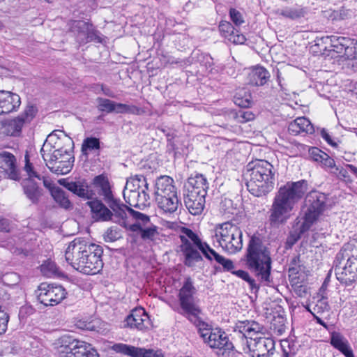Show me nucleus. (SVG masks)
Masks as SVG:
<instances>
[{
	"mask_svg": "<svg viewBox=\"0 0 357 357\" xmlns=\"http://www.w3.org/2000/svg\"><path fill=\"white\" fill-rule=\"evenodd\" d=\"M73 139L61 130H54L44 142L40 153L46 165L56 174H66L73 167Z\"/></svg>",
	"mask_w": 357,
	"mask_h": 357,
	"instance_id": "f257e3e1",
	"label": "nucleus"
},
{
	"mask_svg": "<svg viewBox=\"0 0 357 357\" xmlns=\"http://www.w3.org/2000/svg\"><path fill=\"white\" fill-rule=\"evenodd\" d=\"M102 248L80 238L70 242L66 250V261L75 270L86 275H94L103 266Z\"/></svg>",
	"mask_w": 357,
	"mask_h": 357,
	"instance_id": "f03ea898",
	"label": "nucleus"
},
{
	"mask_svg": "<svg viewBox=\"0 0 357 357\" xmlns=\"http://www.w3.org/2000/svg\"><path fill=\"white\" fill-rule=\"evenodd\" d=\"M307 183L302 180L288 182L276 192L269 209L268 221L273 226L284 224L291 217L295 205L305 195Z\"/></svg>",
	"mask_w": 357,
	"mask_h": 357,
	"instance_id": "7ed1b4c3",
	"label": "nucleus"
},
{
	"mask_svg": "<svg viewBox=\"0 0 357 357\" xmlns=\"http://www.w3.org/2000/svg\"><path fill=\"white\" fill-rule=\"evenodd\" d=\"M245 176L248 190L255 197L266 195L274 188L275 171L273 166L266 160L250 162Z\"/></svg>",
	"mask_w": 357,
	"mask_h": 357,
	"instance_id": "20e7f679",
	"label": "nucleus"
},
{
	"mask_svg": "<svg viewBox=\"0 0 357 357\" xmlns=\"http://www.w3.org/2000/svg\"><path fill=\"white\" fill-rule=\"evenodd\" d=\"M246 265L257 276L264 281H268L271 269L270 252L260 239L255 236H252L249 242Z\"/></svg>",
	"mask_w": 357,
	"mask_h": 357,
	"instance_id": "39448f33",
	"label": "nucleus"
},
{
	"mask_svg": "<svg viewBox=\"0 0 357 357\" xmlns=\"http://www.w3.org/2000/svg\"><path fill=\"white\" fill-rule=\"evenodd\" d=\"M337 279L347 285L357 280V243H348L342 248L335 259Z\"/></svg>",
	"mask_w": 357,
	"mask_h": 357,
	"instance_id": "423d86ee",
	"label": "nucleus"
},
{
	"mask_svg": "<svg viewBox=\"0 0 357 357\" xmlns=\"http://www.w3.org/2000/svg\"><path fill=\"white\" fill-rule=\"evenodd\" d=\"M174 180L168 176L159 177L155 183V202L165 213H174L180 204Z\"/></svg>",
	"mask_w": 357,
	"mask_h": 357,
	"instance_id": "0eeeda50",
	"label": "nucleus"
},
{
	"mask_svg": "<svg viewBox=\"0 0 357 357\" xmlns=\"http://www.w3.org/2000/svg\"><path fill=\"white\" fill-rule=\"evenodd\" d=\"M53 345L59 357H98L96 351L91 349L89 344L70 335L61 336Z\"/></svg>",
	"mask_w": 357,
	"mask_h": 357,
	"instance_id": "6e6552de",
	"label": "nucleus"
},
{
	"mask_svg": "<svg viewBox=\"0 0 357 357\" xmlns=\"http://www.w3.org/2000/svg\"><path fill=\"white\" fill-rule=\"evenodd\" d=\"M149 185L143 175H135L127 180L123 190L125 201L130 206L144 208L149 204Z\"/></svg>",
	"mask_w": 357,
	"mask_h": 357,
	"instance_id": "1a4fd4ad",
	"label": "nucleus"
},
{
	"mask_svg": "<svg viewBox=\"0 0 357 357\" xmlns=\"http://www.w3.org/2000/svg\"><path fill=\"white\" fill-rule=\"evenodd\" d=\"M216 241L226 252L234 254L243 248L242 231L236 225L227 222L215 229Z\"/></svg>",
	"mask_w": 357,
	"mask_h": 357,
	"instance_id": "9d476101",
	"label": "nucleus"
},
{
	"mask_svg": "<svg viewBox=\"0 0 357 357\" xmlns=\"http://www.w3.org/2000/svg\"><path fill=\"white\" fill-rule=\"evenodd\" d=\"M183 232L185 236H181L182 241L181 248L185 257L184 263L189 267H193L202 259L198 250L204 255V250H206L204 245H208L203 243L199 236L189 229L184 228Z\"/></svg>",
	"mask_w": 357,
	"mask_h": 357,
	"instance_id": "9b49d317",
	"label": "nucleus"
},
{
	"mask_svg": "<svg viewBox=\"0 0 357 357\" xmlns=\"http://www.w3.org/2000/svg\"><path fill=\"white\" fill-rule=\"evenodd\" d=\"M326 202L327 197L324 193L314 191L307 195L305 202L308 205V208L301 228V232L307 230L325 211Z\"/></svg>",
	"mask_w": 357,
	"mask_h": 357,
	"instance_id": "f8f14e48",
	"label": "nucleus"
},
{
	"mask_svg": "<svg viewBox=\"0 0 357 357\" xmlns=\"http://www.w3.org/2000/svg\"><path fill=\"white\" fill-rule=\"evenodd\" d=\"M201 336L208 346L219 350L218 355L227 357L233 351V344L229 341L225 332L219 329H206L201 332Z\"/></svg>",
	"mask_w": 357,
	"mask_h": 357,
	"instance_id": "ddd939ff",
	"label": "nucleus"
},
{
	"mask_svg": "<svg viewBox=\"0 0 357 357\" xmlns=\"http://www.w3.org/2000/svg\"><path fill=\"white\" fill-rule=\"evenodd\" d=\"M67 295L61 285L41 284L38 288V299L45 306H54L60 303Z\"/></svg>",
	"mask_w": 357,
	"mask_h": 357,
	"instance_id": "4468645a",
	"label": "nucleus"
},
{
	"mask_svg": "<svg viewBox=\"0 0 357 357\" xmlns=\"http://www.w3.org/2000/svg\"><path fill=\"white\" fill-rule=\"evenodd\" d=\"M195 293L192 282L188 278L179 291L178 298L182 310L188 315L197 316L200 313L194 297Z\"/></svg>",
	"mask_w": 357,
	"mask_h": 357,
	"instance_id": "2eb2a0df",
	"label": "nucleus"
},
{
	"mask_svg": "<svg viewBox=\"0 0 357 357\" xmlns=\"http://www.w3.org/2000/svg\"><path fill=\"white\" fill-rule=\"evenodd\" d=\"M25 161L24 170L27 173L29 178L24 181V191L26 197L33 203H36L41 196V192L37 184L33 181L34 178L41 181V176L33 169L32 165L29 162L27 155H25Z\"/></svg>",
	"mask_w": 357,
	"mask_h": 357,
	"instance_id": "dca6fc26",
	"label": "nucleus"
},
{
	"mask_svg": "<svg viewBox=\"0 0 357 357\" xmlns=\"http://www.w3.org/2000/svg\"><path fill=\"white\" fill-rule=\"evenodd\" d=\"M112 350L130 357H164L160 351L146 349L123 343L114 344Z\"/></svg>",
	"mask_w": 357,
	"mask_h": 357,
	"instance_id": "f3484780",
	"label": "nucleus"
},
{
	"mask_svg": "<svg viewBox=\"0 0 357 357\" xmlns=\"http://www.w3.org/2000/svg\"><path fill=\"white\" fill-rule=\"evenodd\" d=\"M126 322L128 326L139 331H146L151 327L149 317L142 307L133 309L127 317Z\"/></svg>",
	"mask_w": 357,
	"mask_h": 357,
	"instance_id": "a211bd4d",
	"label": "nucleus"
},
{
	"mask_svg": "<svg viewBox=\"0 0 357 357\" xmlns=\"http://www.w3.org/2000/svg\"><path fill=\"white\" fill-rule=\"evenodd\" d=\"M252 357H266L275 348V342L271 338L259 337L248 343Z\"/></svg>",
	"mask_w": 357,
	"mask_h": 357,
	"instance_id": "6ab92c4d",
	"label": "nucleus"
},
{
	"mask_svg": "<svg viewBox=\"0 0 357 357\" xmlns=\"http://www.w3.org/2000/svg\"><path fill=\"white\" fill-rule=\"evenodd\" d=\"M0 168L10 179H20V171L17 166V160L13 154L7 151L0 153Z\"/></svg>",
	"mask_w": 357,
	"mask_h": 357,
	"instance_id": "aec40b11",
	"label": "nucleus"
},
{
	"mask_svg": "<svg viewBox=\"0 0 357 357\" xmlns=\"http://www.w3.org/2000/svg\"><path fill=\"white\" fill-rule=\"evenodd\" d=\"M208 188L207 181L202 174L190 177L185 184V193L187 195H204Z\"/></svg>",
	"mask_w": 357,
	"mask_h": 357,
	"instance_id": "412c9836",
	"label": "nucleus"
},
{
	"mask_svg": "<svg viewBox=\"0 0 357 357\" xmlns=\"http://www.w3.org/2000/svg\"><path fill=\"white\" fill-rule=\"evenodd\" d=\"M20 96L10 91H0V114L9 113L20 105Z\"/></svg>",
	"mask_w": 357,
	"mask_h": 357,
	"instance_id": "4be33fe9",
	"label": "nucleus"
},
{
	"mask_svg": "<svg viewBox=\"0 0 357 357\" xmlns=\"http://www.w3.org/2000/svg\"><path fill=\"white\" fill-rule=\"evenodd\" d=\"M219 30L225 38L234 44L242 45L246 40L245 36L239 33L238 31H235L231 24L228 22H221L219 24Z\"/></svg>",
	"mask_w": 357,
	"mask_h": 357,
	"instance_id": "5701e85b",
	"label": "nucleus"
},
{
	"mask_svg": "<svg viewBox=\"0 0 357 357\" xmlns=\"http://www.w3.org/2000/svg\"><path fill=\"white\" fill-rule=\"evenodd\" d=\"M91 208L92 218L97 221H108L112 219V212L101 201L93 199L87 202Z\"/></svg>",
	"mask_w": 357,
	"mask_h": 357,
	"instance_id": "b1692460",
	"label": "nucleus"
},
{
	"mask_svg": "<svg viewBox=\"0 0 357 357\" xmlns=\"http://www.w3.org/2000/svg\"><path fill=\"white\" fill-rule=\"evenodd\" d=\"M236 330L242 333L245 337H249L251 340L255 335L262 334L264 327L255 321H241L236 324Z\"/></svg>",
	"mask_w": 357,
	"mask_h": 357,
	"instance_id": "393cba45",
	"label": "nucleus"
},
{
	"mask_svg": "<svg viewBox=\"0 0 357 357\" xmlns=\"http://www.w3.org/2000/svg\"><path fill=\"white\" fill-rule=\"evenodd\" d=\"M205 197L184 194L185 206L192 215H197L202 213L205 204Z\"/></svg>",
	"mask_w": 357,
	"mask_h": 357,
	"instance_id": "a878e982",
	"label": "nucleus"
},
{
	"mask_svg": "<svg viewBox=\"0 0 357 357\" xmlns=\"http://www.w3.org/2000/svg\"><path fill=\"white\" fill-rule=\"evenodd\" d=\"M113 211V216L114 217V222H117L120 225L127 227L128 226V218L129 215L128 211L131 209L128 208L123 204H120L116 199H113L110 203H107Z\"/></svg>",
	"mask_w": 357,
	"mask_h": 357,
	"instance_id": "bb28decb",
	"label": "nucleus"
},
{
	"mask_svg": "<svg viewBox=\"0 0 357 357\" xmlns=\"http://www.w3.org/2000/svg\"><path fill=\"white\" fill-rule=\"evenodd\" d=\"M289 132L296 135L301 132L312 134L314 132V127L311 122L305 117H298L290 123L288 127Z\"/></svg>",
	"mask_w": 357,
	"mask_h": 357,
	"instance_id": "cd10ccee",
	"label": "nucleus"
},
{
	"mask_svg": "<svg viewBox=\"0 0 357 357\" xmlns=\"http://www.w3.org/2000/svg\"><path fill=\"white\" fill-rule=\"evenodd\" d=\"M331 345L346 357H354L348 340L340 333L333 332L331 337Z\"/></svg>",
	"mask_w": 357,
	"mask_h": 357,
	"instance_id": "c85d7f7f",
	"label": "nucleus"
},
{
	"mask_svg": "<svg viewBox=\"0 0 357 357\" xmlns=\"http://www.w3.org/2000/svg\"><path fill=\"white\" fill-rule=\"evenodd\" d=\"M94 185L98 189V193L102 196L106 203H110L114 197L111 190V187L107 178L100 175L94 178Z\"/></svg>",
	"mask_w": 357,
	"mask_h": 357,
	"instance_id": "c756f323",
	"label": "nucleus"
},
{
	"mask_svg": "<svg viewBox=\"0 0 357 357\" xmlns=\"http://www.w3.org/2000/svg\"><path fill=\"white\" fill-rule=\"evenodd\" d=\"M72 28L74 31H77L80 34L83 33L86 36L85 40H82L83 43H88L93 40H97L98 42L100 41V38L91 29V25L85 22L75 21Z\"/></svg>",
	"mask_w": 357,
	"mask_h": 357,
	"instance_id": "7c9ffc66",
	"label": "nucleus"
},
{
	"mask_svg": "<svg viewBox=\"0 0 357 357\" xmlns=\"http://www.w3.org/2000/svg\"><path fill=\"white\" fill-rule=\"evenodd\" d=\"M250 84L253 86H263L270 77L268 70L262 66H255L249 74Z\"/></svg>",
	"mask_w": 357,
	"mask_h": 357,
	"instance_id": "2f4dec72",
	"label": "nucleus"
},
{
	"mask_svg": "<svg viewBox=\"0 0 357 357\" xmlns=\"http://www.w3.org/2000/svg\"><path fill=\"white\" fill-rule=\"evenodd\" d=\"M204 248L206 250H204V255L206 259L210 261H215L218 264L222 265L226 271H231L234 268V264L231 260L220 255L208 245H204Z\"/></svg>",
	"mask_w": 357,
	"mask_h": 357,
	"instance_id": "473e14b6",
	"label": "nucleus"
},
{
	"mask_svg": "<svg viewBox=\"0 0 357 357\" xmlns=\"http://www.w3.org/2000/svg\"><path fill=\"white\" fill-rule=\"evenodd\" d=\"M59 183L66 188L68 190L77 195L81 197L88 198L89 196V192L88 190V185L85 182L76 181L69 182L65 179L59 180Z\"/></svg>",
	"mask_w": 357,
	"mask_h": 357,
	"instance_id": "72a5a7b5",
	"label": "nucleus"
},
{
	"mask_svg": "<svg viewBox=\"0 0 357 357\" xmlns=\"http://www.w3.org/2000/svg\"><path fill=\"white\" fill-rule=\"evenodd\" d=\"M234 103L241 107H249L252 105V97L249 91H238L234 96Z\"/></svg>",
	"mask_w": 357,
	"mask_h": 357,
	"instance_id": "f704fd0d",
	"label": "nucleus"
},
{
	"mask_svg": "<svg viewBox=\"0 0 357 357\" xmlns=\"http://www.w3.org/2000/svg\"><path fill=\"white\" fill-rule=\"evenodd\" d=\"M52 196L54 201L59 204L60 206L68 209L71 206L70 202L66 197V193L61 188H53L52 190Z\"/></svg>",
	"mask_w": 357,
	"mask_h": 357,
	"instance_id": "c9c22d12",
	"label": "nucleus"
},
{
	"mask_svg": "<svg viewBox=\"0 0 357 357\" xmlns=\"http://www.w3.org/2000/svg\"><path fill=\"white\" fill-rule=\"evenodd\" d=\"M321 165L331 173L335 174H339L340 175L345 177L346 171H344L342 168L337 167L335 160L328 154H326V157H324V159L322 160Z\"/></svg>",
	"mask_w": 357,
	"mask_h": 357,
	"instance_id": "e433bc0d",
	"label": "nucleus"
},
{
	"mask_svg": "<svg viewBox=\"0 0 357 357\" xmlns=\"http://www.w3.org/2000/svg\"><path fill=\"white\" fill-rule=\"evenodd\" d=\"M25 123L24 119L20 116L9 121L7 125L8 134L10 135H18L21 132Z\"/></svg>",
	"mask_w": 357,
	"mask_h": 357,
	"instance_id": "4c0bfd02",
	"label": "nucleus"
},
{
	"mask_svg": "<svg viewBox=\"0 0 357 357\" xmlns=\"http://www.w3.org/2000/svg\"><path fill=\"white\" fill-rule=\"evenodd\" d=\"M98 108L102 112L107 113H118L119 103L105 98H98Z\"/></svg>",
	"mask_w": 357,
	"mask_h": 357,
	"instance_id": "58836bf2",
	"label": "nucleus"
},
{
	"mask_svg": "<svg viewBox=\"0 0 357 357\" xmlns=\"http://www.w3.org/2000/svg\"><path fill=\"white\" fill-rule=\"evenodd\" d=\"M306 308L312 315H319L328 310V305L324 299H319L316 304H310Z\"/></svg>",
	"mask_w": 357,
	"mask_h": 357,
	"instance_id": "ea45409f",
	"label": "nucleus"
},
{
	"mask_svg": "<svg viewBox=\"0 0 357 357\" xmlns=\"http://www.w3.org/2000/svg\"><path fill=\"white\" fill-rule=\"evenodd\" d=\"M212 63H213L212 59L209 56H208V55L202 56L201 57V59H199V62L200 68H201V70H198L199 72H200L202 74L212 73L213 68H211ZM197 64H198V63H196L194 66L195 67H198Z\"/></svg>",
	"mask_w": 357,
	"mask_h": 357,
	"instance_id": "a19ab883",
	"label": "nucleus"
},
{
	"mask_svg": "<svg viewBox=\"0 0 357 357\" xmlns=\"http://www.w3.org/2000/svg\"><path fill=\"white\" fill-rule=\"evenodd\" d=\"M122 237L121 230L116 227L108 228L104 234V239L107 242H114Z\"/></svg>",
	"mask_w": 357,
	"mask_h": 357,
	"instance_id": "79ce46f5",
	"label": "nucleus"
},
{
	"mask_svg": "<svg viewBox=\"0 0 357 357\" xmlns=\"http://www.w3.org/2000/svg\"><path fill=\"white\" fill-rule=\"evenodd\" d=\"M100 149V141L96 137L86 138L82 146V152L86 153L87 151L98 150Z\"/></svg>",
	"mask_w": 357,
	"mask_h": 357,
	"instance_id": "37998d69",
	"label": "nucleus"
},
{
	"mask_svg": "<svg viewBox=\"0 0 357 357\" xmlns=\"http://www.w3.org/2000/svg\"><path fill=\"white\" fill-rule=\"evenodd\" d=\"M118 114H132L135 115H140L143 114L144 111L132 105H127L119 103L118 107Z\"/></svg>",
	"mask_w": 357,
	"mask_h": 357,
	"instance_id": "c03bdc74",
	"label": "nucleus"
},
{
	"mask_svg": "<svg viewBox=\"0 0 357 357\" xmlns=\"http://www.w3.org/2000/svg\"><path fill=\"white\" fill-rule=\"evenodd\" d=\"M42 273L47 277H52L57 274L58 269L56 264L52 261H47L40 266Z\"/></svg>",
	"mask_w": 357,
	"mask_h": 357,
	"instance_id": "a18cd8bd",
	"label": "nucleus"
},
{
	"mask_svg": "<svg viewBox=\"0 0 357 357\" xmlns=\"http://www.w3.org/2000/svg\"><path fill=\"white\" fill-rule=\"evenodd\" d=\"M282 15L286 17L296 20L303 16L304 12L300 8H288L282 11Z\"/></svg>",
	"mask_w": 357,
	"mask_h": 357,
	"instance_id": "49530a36",
	"label": "nucleus"
},
{
	"mask_svg": "<svg viewBox=\"0 0 357 357\" xmlns=\"http://www.w3.org/2000/svg\"><path fill=\"white\" fill-rule=\"evenodd\" d=\"M128 213L130 216L134 218L137 221V223H139V225H146L150 220L149 217L148 215L142 213L139 211L130 209L128 211Z\"/></svg>",
	"mask_w": 357,
	"mask_h": 357,
	"instance_id": "de8ad7c7",
	"label": "nucleus"
},
{
	"mask_svg": "<svg viewBox=\"0 0 357 357\" xmlns=\"http://www.w3.org/2000/svg\"><path fill=\"white\" fill-rule=\"evenodd\" d=\"M235 118L238 123H243L253 120L255 115L250 111H240L236 114Z\"/></svg>",
	"mask_w": 357,
	"mask_h": 357,
	"instance_id": "09e8293b",
	"label": "nucleus"
},
{
	"mask_svg": "<svg viewBox=\"0 0 357 357\" xmlns=\"http://www.w3.org/2000/svg\"><path fill=\"white\" fill-rule=\"evenodd\" d=\"M309 153L312 159L317 162L321 163L322 160L324 159V157H326V154L325 152L322 151L318 148L312 147L309 149Z\"/></svg>",
	"mask_w": 357,
	"mask_h": 357,
	"instance_id": "8fccbe9b",
	"label": "nucleus"
},
{
	"mask_svg": "<svg viewBox=\"0 0 357 357\" xmlns=\"http://www.w3.org/2000/svg\"><path fill=\"white\" fill-rule=\"evenodd\" d=\"M233 273L238 276V278H241L245 281H246L249 284L252 289L256 288L255 280L250 276L248 272L243 270H238L236 271H234Z\"/></svg>",
	"mask_w": 357,
	"mask_h": 357,
	"instance_id": "3c124183",
	"label": "nucleus"
},
{
	"mask_svg": "<svg viewBox=\"0 0 357 357\" xmlns=\"http://www.w3.org/2000/svg\"><path fill=\"white\" fill-rule=\"evenodd\" d=\"M229 15L231 20L237 26L241 25L244 22L241 13L234 8L230 9Z\"/></svg>",
	"mask_w": 357,
	"mask_h": 357,
	"instance_id": "603ef678",
	"label": "nucleus"
},
{
	"mask_svg": "<svg viewBox=\"0 0 357 357\" xmlns=\"http://www.w3.org/2000/svg\"><path fill=\"white\" fill-rule=\"evenodd\" d=\"M36 112L37 109L36 108V107L30 105L28 106L24 110V112L20 116L24 119L26 123H27L30 122L33 119Z\"/></svg>",
	"mask_w": 357,
	"mask_h": 357,
	"instance_id": "864d4df0",
	"label": "nucleus"
},
{
	"mask_svg": "<svg viewBox=\"0 0 357 357\" xmlns=\"http://www.w3.org/2000/svg\"><path fill=\"white\" fill-rule=\"evenodd\" d=\"M9 316L0 307V334L4 333L7 330Z\"/></svg>",
	"mask_w": 357,
	"mask_h": 357,
	"instance_id": "5fc2aeb1",
	"label": "nucleus"
},
{
	"mask_svg": "<svg viewBox=\"0 0 357 357\" xmlns=\"http://www.w3.org/2000/svg\"><path fill=\"white\" fill-rule=\"evenodd\" d=\"M100 324L101 323L100 320L94 319L90 322L85 324L83 328L87 331L100 332L101 329L100 328Z\"/></svg>",
	"mask_w": 357,
	"mask_h": 357,
	"instance_id": "6e6d98bb",
	"label": "nucleus"
},
{
	"mask_svg": "<svg viewBox=\"0 0 357 357\" xmlns=\"http://www.w3.org/2000/svg\"><path fill=\"white\" fill-rule=\"evenodd\" d=\"M157 234L155 228L142 229L141 237L143 239H152Z\"/></svg>",
	"mask_w": 357,
	"mask_h": 357,
	"instance_id": "4d7b16f0",
	"label": "nucleus"
},
{
	"mask_svg": "<svg viewBox=\"0 0 357 357\" xmlns=\"http://www.w3.org/2000/svg\"><path fill=\"white\" fill-rule=\"evenodd\" d=\"M0 231L9 232L10 231V225L8 220L6 218H0Z\"/></svg>",
	"mask_w": 357,
	"mask_h": 357,
	"instance_id": "13d9d810",
	"label": "nucleus"
},
{
	"mask_svg": "<svg viewBox=\"0 0 357 357\" xmlns=\"http://www.w3.org/2000/svg\"><path fill=\"white\" fill-rule=\"evenodd\" d=\"M126 229H129L131 231L137 232V233H141L142 231V225L139 223H133L130 224L128 222V226L126 227Z\"/></svg>",
	"mask_w": 357,
	"mask_h": 357,
	"instance_id": "bf43d9fd",
	"label": "nucleus"
},
{
	"mask_svg": "<svg viewBox=\"0 0 357 357\" xmlns=\"http://www.w3.org/2000/svg\"><path fill=\"white\" fill-rule=\"evenodd\" d=\"M299 238V234L296 232L291 233L287 239V243L291 246L298 240Z\"/></svg>",
	"mask_w": 357,
	"mask_h": 357,
	"instance_id": "052dcab7",
	"label": "nucleus"
},
{
	"mask_svg": "<svg viewBox=\"0 0 357 357\" xmlns=\"http://www.w3.org/2000/svg\"><path fill=\"white\" fill-rule=\"evenodd\" d=\"M321 135L323 137V139H324L331 146H337L336 143H335L332 140L331 136L329 135V134L327 132V131L325 129H322L321 130Z\"/></svg>",
	"mask_w": 357,
	"mask_h": 357,
	"instance_id": "680f3d73",
	"label": "nucleus"
},
{
	"mask_svg": "<svg viewBox=\"0 0 357 357\" xmlns=\"http://www.w3.org/2000/svg\"><path fill=\"white\" fill-rule=\"evenodd\" d=\"M41 180L43 181L44 186L45 188H48L51 192H52V190L53 188H59V187L54 186V184L52 183V182L47 178H45L41 176Z\"/></svg>",
	"mask_w": 357,
	"mask_h": 357,
	"instance_id": "e2e57ef3",
	"label": "nucleus"
},
{
	"mask_svg": "<svg viewBox=\"0 0 357 357\" xmlns=\"http://www.w3.org/2000/svg\"><path fill=\"white\" fill-rule=\"evenodd\" d=\"M352 45L353 46L351 47H347L346 48V51L349 52L348 51L349 50L354 49V54L352 55V56L354 59H356L357 58V40H356L355 42H352Z\"/></svg>",
	"mask_w": 357,
	"mask_h": 357,
	"instance_id": "0e129e2a",
	"label": "nucleus"
},
{
	"mask_svg": "<svg viewBox=\"0 0 357 357\" xmlns=\"http://www.w3.org/2000/svg\"><path fill=\"white\" fill-rule=\"evenodd\" d=\"M8 299V296L3 288H0V303L2 301Z\"/></svg>",
	"mask_w": 357,
	"mask_h": 357,
	"instance_id": "69168bd1",
	"label": "nucleus"
},
{
	"mask_svg": "<svg viewBox=\"0 0 357 357\" xmlns=\"http://www.w3.org/2000/svg\"><path fill=\"white\" fill-rule=\"evenodd\" d=\"M317 322L320 325L323 326L325 328H327V324L319 317V315H313Z\"/></svg>",
	"mask_w": 357,
	"mask_h": 357,
	"instance_id": "338daca9",
	"label": "nucleus"
},
{
	"mask_svg": "<svg viewBox=\"0 0 357 357\" xmlns=\"http://www.w3.org/2000/svg\"><path fill=\"white\" fill-rule=\"evenodd\" d=\"M347 167L357 177V167L353 165H347Z\"/></svg>",
	"mask_w": 357,
	"mask_h": 357,
	"instance_id": "774afa93",
	"label": "nucleus"
}]
</instances>
